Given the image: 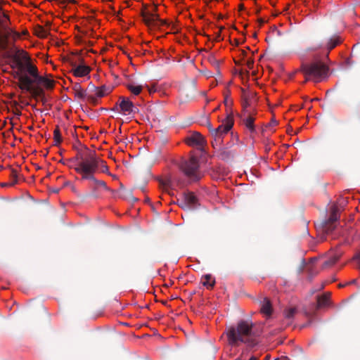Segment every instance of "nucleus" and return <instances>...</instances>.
<instances>
[{"label": "nucleus", "instance_id": "obj_20", "mask_svg": "<svg viewBox=\"0 0 360 360\" xmlns=\"http://www.w3.org/2000/svg\"><path fill=\"white\" fill-rule=\"evenodd\" d=\"M340 253H333L330 255L329 258L326 259L322 264L323 268H327L333 266L340 257Z\"/></svg>", "mask_w": 360, "mask_h": 360}, {"label": "nucleus", "instance_id": "obj_34", "mask_svg": "<svg viewBox=\"0 0 360 360\" xmlns=\"http://www.w3.org/2000/svg\"><path fill=\"white\" fill-rule=\"evenodd\" d=\"M146 8H147V5L146 4H143V10L142 11H145L146 13H153V14H157L156 12H157V10H158V7H157L156 5H155L153 6V10L151 11H146Z\"/></svg>", "mask_w": 360, "mask_h": 360}, {"label": "nucleus", "instance_id": "obj_50", "mask_svg": "<svg viewBox=\"0 0 360 360\" xmlns=\"http://www.w3.org/2000/svg\"><path fill=\"white\" fill-rule=\"evenodd\" d=\"M224 103L225 104L227 105L229 104V101H228V98H225L224 99Z\"/></svg>", "mask_w": 360, "mask_h": 360}, {"label": "nucleus", "instance_id": "obj_52", "mask_svg": "<svg viewBox=\"0 0 360 360\" xmlns=\"http://www.w3.org/2000/svg\"><path fill=\"white\" fill-rule=\"evenodd\" d=\"M347 285V283H345V284H339V288L344 287V286H345Z\"/></svg>", "mask_w": 360, "mask_h": 360}, {"label": "nucleus", "instance_id": "obj_27", "mask_svg": "<svg viewBox=\"0 0 360 360\" xmlns=\"http://www.w3.org/2000/svg\"><path fill=\"white\" fill-rule=\"evenodd\" d=\"M53 139H54V141H55V145L60 144L63 141L61 134H60L58 127H56V128L55 129V130L53 131Z\"/></svg>", "mask_w": 360, "mask_h": 360}, {"label": "nucleus", "instance_id": "obj_7", "mask_svg": "<svg viewBox=\"0 0 360 360\" xmlns=\"http://www.w3.org/2000/svg\"><path fill=\"white\" fill-rule=\"evenodd\" d=\"M233 126V120L231 115H229L225 120V123L220 124L217 128H214L215 133H213L212 137L214 139L217 146L221 145L224 136L232 129Z\"/></svg>", "mask_w": 360, "mask_h": 360}, {"label": "nucleus", "instance_id": "obj_15", "mask_svg": "<svg viewBox=\"0 0 360 360\" xmlns=\"http://www.w3.org/2000/svg\"><path fill=\"white\" fill-rule=\"evenodd\" d=\"M260 311L266 316H270L272 313V306L270 300L267 297H264L260 301Z\"/></svg>", "mask_w": 360, "mask_h": 360}, {"label": "nucleus", "instance_id": "obj_41", "mask_svg": "<svg viewBox=\"0 0 360 360\" xmlns=\"http://www.w3.org/2000/svg\"><path fill=\"white\" fill-rule=\"evenodd\" d=\"M277 124H278V122H277L276 120H273L270 122V124H270L271 126H276V125H277Z\"/></svg>", "mask_w": 360, "mask_h": 360}, {"label": "nucleus", "instance_id": "obj_3", "mask_svg": "<svg viewBox=\"0 0 360 360\" xmlns=\"http://www.w3.org/2000/svg\"><path fill=\"white\" fill-rule=\"evenodd\" d=\"M13 58L15 66L18 68V70L14 72V77L18 80V87L21 90L30 92L34 98L41 97L44 95L43 89L33 86L35 81L27 74L25 73V65L19 56H14Z\"/></svg>", "mask_w": 360, "mask_h": 360}, {"label": "nucleus", "instance_id": "obj_32", "mask_svg": "<svg viewBox=\"0 0 360 360\" xmlns=\"http://www.w3.org/2000/svg\"><path fill=\"white\" fill-rule=\"evenodd\" d=\"M160 184L165 190H167L168 188L171 187L172 183L170 179H167L165 180H162L160 181Z\"/></svg>", "mask_w": 360, "mask_h": 360}, {"label": "nucleus", "instance_id": "obj_28", "mask_svg": "<svg viewBox=\"0 0 360 360\" xmlns=\"http://www.w3.org/2000/svg\"><path fill=\"white\" fill-rule=\"evenodd\" d=\"M243 91L242 107L244 110H245L248 106H250V103L249 102V96L244 90H243Z\"/></svg>", "mask_w": 360, "mask_h": 360}, {"label": "nucleus", "instance_id": "obj_48", "mask_svg": "<svg viewBox=\"0 0 360 360\" xmlns=\"http://www.w3.org/2000/svg\"><path fill=\"white\" fill-rule=\"evenodd\" d=\"M241 53H242V55H243V56H246V53H246V51H245L243 50V51H241Z\"/></svg>", "mask_w": 360, "mask_h": 360}, {"label": "nucleus", "instance_id": "obj_55", "mask_svg": "<svg viewBox=\"0 0 360 360\" xmlns=\"http://www.w3.org/2000/svg\"><path fill=\"white\" fill-rule=\"evenodd\" d=\"M149 92H150V94H151L152 92H155V90L153 91V89H149Z\"/></svg>", "mask_w": 360, "mask_h": 360}, {"label": "nucleus", "instance_id": "obj_8", "mask_svg": "<svg viewBox=\"0 0 360 360\" xmlns=\"http://www.w3.org/2000/svg\"><path fill=\"white\" fill-rule=\"evenodd\" d=\"M340 219V210L336 205H333L330 208V216L328 219L321 222L323 231L326 233H330L336 227V224Z\"/></svg>", "mask_w": 360, "mask_h": 360}, {"label": "nucleus", "instance_id": "obj_22", "mask_svg": "<svg viewBox=\"0 0 360 360\" xmlns=\"http://www.w3.org/2000/svg\"><path fill=\"white\" fill-rule=\"evenodd\" d=\"M202 283L204 286L207 287V288H212L214 283L215 281L212 278V276L210 274H206L202 276Z\"/></svg>", "mask_w": 360, "mask_h": 360}, {"label": "nucleus", "instance_id": "obj_30", "mask_svg": "<svg viewBox=\"0 0 360 360\" xmlns=\"http://www.w3.org/2000/svg\"><path fill=\"white\" fill-rule=\"evenodd\" d=\"M36 34L39 37L45 38L47 36L48 32L42 27H39L38 30H37Z\"/></svg>", "mask_w": 360, "mask_h": 360}, {"label": "nucleus", "instance_id": "obj_54", "mask_svg": "<svg viewBox=\"0 0 360 360\" xmlns=\"http://www.w3.org/2000/svg\"><path fill=\"white\" fill-rule=\"evenodd\" d=\"M224 27L221 26V27H219V31H220V32H221V30H224Z\"/></svg>", "mask_w": 360, "mask_h": 360}, {"label": "nucleus", "instance_id": "obj_13", "mask_svg": "<svg viewBox=\"0 0 360 360\" xmlns=\"http://www.w3.org/2000/svg\"><path fill=\"white\" fill-rule=\"evenodd\" d=\"M186 143L190 146H200L202 147L205 144V139L203 136L198 132H194L190 136L186 138Z\"/></svg>", "mask_w": 360, "mask_h": 360}, {"label": "nucleus", "instance_id": "obj_58", "mask_svg": "<svg viewBox=\"0 0 360 360\" xmlns=\"http://www.w3.org/2000/svg\"><path fill=\"white\" fill-rule=\"evenodd\" d=\"M223 18V16H222L221 15H220L219 16V18Z\"/></svg>", "mask_w": 360, "mask_h": 360}, {"label": "nucleus", "instance_id": "obj_45", "mask_svg": "<svg viewBox=\"0 0 360 360\" xmlns=\"http://www.w3.org/2000/svg\"><path fill=\"white\" fill-rule=\"evenodd\" d=\"M3 17L6 20H9V18H8V15L4 13L3 14Z\"/></svg>", "mask_w": 360, "mask_h": 360}, {"label": "nucleus", "instance_id": "obj_42", "mask_svg": "<svg viewBox=\"0 0 360 360\" xmlns=\"http://www.w3.org/2000/svg\"><path fill=\"white\" fill-rule=\"evenodd\" d=\"M258 21L260 26H262L265 22L264 20H263L262 18H259Z\"/></svg>", "mask_w": 360, "mask_h": 360}, {"label": "nucleus", "instance_id": "obj_46", "mask_svg": "<svg viewBox=\"0 0 360 360\" xmlns=\"http://www.w3.org/2000/svg\"><path fill=\"white\" fill-rule=\"evenodd\" d=\"M41 101L44 103L46 102V99L44 98V96L43 95L41 97Z\"/></svg>", "mask_w": 360, "mask_h": 360}, {"label": "nucleus", "instance_id": "obj_5", "mask_svg": "<svg viewBox=\"0 0 360 360\" xmlns=\"http://www.w3.org/2000/svg\"><path fill=\"white\" fill-rule=\"evenodd\" d=\"M179 167L191 182L198 181L203 176L200 170L199 159L195 155L183 160Z\"/></svg>", "mask_w": 360, "mask_h": 360}, {"label": "nucleus", "instance_id": "obj_25", "mask_svg": "<svg viewBox=\"0 0 360 360\" xmlns=\"http://www.w3.org/2000/svg\"><path fill=\"white\" fill-rule=\"evenodd\" d=\"M127 88L128 90H129L134 95H139L141 91H142V86L141 85H139V86H134L133 84H127Z\"/></svg>", "mask_w": 360, "mask_h": 360}, {"label": "nucleus", "instance_id": "obj_14", "mask_svg": "<svg viewBox=\"0 0 360 360\" xmlns=\"http://www.w3.org/2000/svg\"><path fill=\"white\" fill-rule=\"evenodd\" d=\"M183 195L188 205L189 210L195 209L199 205L198 199L193 192L184 193Z\"/></svg>", "mask_w": 360, "mask_h": 360}, {"label": "nucleus", "instance_id": "obj_59", "mask_svg": "<svg viewBox=\"0 0 360 360\" xmlns=\"http://www.w3.org/2000/svg\"><path fill=\"white\" fill-rule=\"evenodd\" d=\"M54 191H55L56 193H58V190L54 189Z\"/></svg>", "mask_w": 360, "mask_h": 360}, {"label": "nucleus", "instance_id": "obj_43", "mask_svg": "<svg viewBox=\"0 0 360 360\" xmlns=\"http://www.w3.org/2000/svg\"><path fill=\"white\" fill-rule=\"evenodd\" d=\"M356 283V279H353L351 281H349V283H347V284L351 285V284H355Z\"/></svg>", "mask_w": 360, "mask_h": 360}, {"label": "nucleus", "instance_id": "obj_37", "mask_svg": "<svg viewBox=\"0 0 360 360\" xmlns=\"http://www.w3.org/2000/svg\"><path fill=\"white\" fill-rule=\"evenodd\" d=\"M0 26H1L4 29H6L7 27L6 20L1 19V17H0Z\"/></svg>", "mask_w": 360, "mask_h": 360}, {"label": "nucleus", "instance_id": "obj_49", "mask_svg": "<svg viewBox=\"0 0 360 360\" xmlns=\"http://www.w3.org/2000/svg\"><path fill=\"white\" fill-rule=\"evenodd\" d=\"M249 360H257V359L255 356H252L250 358Z\"/></svg>", "mask_w": 360, "mask_h": 360}, {"label": "nucleus", "instance_id": "obj_23", "mask_svg": "<svg viewBox=\"0 0 360 360\" xmlns=\"http://www.w3.org/2000/svg\"><path fill=\"white\" fill-rule=\"evenodd\" d=\"M9 36V32L4 34H0V49L3 50H6L7 49Z\"/></svg>", "mask_w": 360, "mask_h": 360}, {"label": "nucleus", "instance_id": "obj_40", "mask_svg": "<svg viewBox=\"0 0 360 360\" xmlns=\"http://www.w3.org/2000/svg\"><path fill=\"white\" fill-rule=\"evenodd\" d=\"M355 259L358 260L359 269H360V253L355 257Z\"/></svg>", "mask_w": 360, "mask_h": 360}, {"label": "nucleus", "instance_id": "obj_44", "mask_svg": "<svg viewBox=\"0 0 360 360\" xmlns=\"http://www.w3.org/2000/svg\"><path fill=\"white\" fill-rule=\"evenodd\" d=\"M212 144L214 148L220 147L221 146V145L217 146L216 142L214 141V139L212 141Z\"/></svg>", "mask_w": 360, "mask_h": 360}, {"label": "nucleus", "instance_id": "obj_31", "mask_svg": "<svg viewBox=\"0 0 360 360\" xmlns=\"http://www.w3.org/2000/svg\"><path fill=\"white\" fill-rule=\"evenodd\" d=\"M177 204L178 205L181 207L182 209L185 210H189L188 209V205L184 198V197L183 196V199L179 200H177Z\"/></svg>", "mask_w": 360, "mask_h": 360}, {"label": "nucleus", "instance_id": "obj_17", "mask_svg": "<svg viewBox=\"0 0 360 360\" xmlns=\"http://www.w3.org/2000/svg\"><path fill=\"white\" fill-rule=\"evenodd\" d=\"M330 292H326L321 296H317V307L322 308L329 305L330 303Z\"/></svg>", "mask_w": 360, "mask_h": 360}, {"label": "nucleus", "instance_id": "obj_38", "mask_svg": "<svg viewBox=\"0 0 360 360\" xmlns=\"http://www.w3.org/2000/svg\"><path fill=\"white\" fill-rule=\"evenodd\" d=\"M13 113L15 116H17L18 117H19L20 115H21V112L20 110H18V108H15L14 110H13Z\"/></svg>", "mask_w": 360, "mask_h": 360}, {"label": "nucleus", "instance_id": "obj_47", "mask_svg": "<svg viewBox=\"0 0 360 360\" xmlns=\"http://www.w3.org/2000/svg\"><path fill=\"white\" fill-rule=\"evenodd\" d=\"M13 34H14V37H19V34L17 33V32H13Z\"/></svg>", "mask_w": 360, "mask_h": 360}, {"label": "nucleus", "instance_id": "obj_26", "mask_svg": "<svg viewBox=\"0 0 360 360\" xmlns=\"http://www.w3.org/2000/svg\"><path fill=\"white\" fill-rule=\"evenodd\" d=\"M121 189L122 190V193L121 194V197L124 199L131 200L133 201H137V198H134L131 195V191H127L121 186Z\"/></svg>", "mask_w": 360, "mask_h": 360}, {"label": "nucleus", "instance_id": "obj_11", "mask_svg": "<svg viewBox=\"0 0 360 360\" xmlns=\"http://www.w3.org/2000/svg\"><path fill=\"white\" fill-rule=\"evenodd\" d=\"M120 100L119 107L124 115H134L137 112V108L128 98L120 97Z\"/></svg>", "mask_w": 360, "mask_h": 360}, {"label": "nucleus", "instance_id": "obj_36", "mask_svg": "<svg viewBox=\"0 0 360 360\" xmlns=\"http://www.w3.org/2000/svg\"><path fill=\"white\" fill-rule=\"evenodd\" d=\"M246 65L249 69H252L254 65V60L252 58H250L247 60Z\"/></svg>", "mask_w": 360, "mask_h": 360}, {"label": "nucleus", "instance_id": "obj_51", "mask_svg": "<svg viewBox=\"0 0 360 360\" xmlns=\"http://www.w3.org/2000/svg\"><path fill=\"white\" fill-rule=\"evenodd\" d=\"M269 355H266L265 357H264V360H269Z\"/></svg>", "mask_w": 360, "mask_h": 360}, {"label": "nucleus", "instance_id": "obj_33", "mask_svg": "<svg viewBox=\"0 0 360 360\" xmlns=\"http://www.w3.org/2000/svg\"><path fill=\"white\" fill-rule=\"evenodd\" d=\"M209 61L212 65H213L215 68H218L219 63V61L215 58L214 56H211L209 57Z\"/></svg>", "mask_w": 360, "mask_h": 360}, {"label": "nucleus", "instance_id": "obj_24", "mask_svg": "<svg viewBox=\"0 0 360 360\" xmlns=\"http://www.w3.org/2000/svg\"><path fill=\"white\" fill-rule=\"evenodd\" d=\"M10 182L8 184L10 186H13L18 183V172L16 169L11 168L10 169Z\"/></svg>", "mask_w": 360, "mask_h": 360}, {"label": "nucleus", "instance_id": "obj_4", "mask_svg": "<svg viewBox=\"0 0 360 360\" xmlns=\"http://www.w3.org/2000/svg\"><path fill=\"white\" fill-rule=\"evenodd\" d=\"M328 70V67L323 63L316 61L311 63H302L297 72H300L304 75L305 82L313 79L318 82L327 77Z\"/></svg>", "mask_w": 360, "mask_h": 360}, {"label": "nucleus", "instance_id": "obj_53", "mask_svg": "<svg viewBox=\"0 0 360 360\" xmlns=\"http://www.w3.org/2000/svg\"><path fill=\"white\" fill-rule=\"evenodd\" d=\"M308 271L309 274H312V270L309 267L308 268Z\"/></svg>", "mask_w": 360, "mask_h": 360}, {"label": "nucleus", "instance_id": "obj_18", "mask_svg": "<svg viewBox=\"0 0 360 360\" xmlns=\"http://www.w3.org/2000/svg\"><path fill=\"white\" fill-rule=\"evenodd\" d=\"M72 90L74 91L75 96L77 98L79 99H84L86 97L88 98V95L86 94V91L82 88L79 83L74 84Z\"/></svg>", "mask_w": 360, "mask_h": 360}, {"label": "nucleus", "instance_id": "obj_62", "mask_svg": "<svg viewBox=\"0 0 360 360\" xmlns=\"http://www.w3.org/2000/svg\"><path fill=\"white\" fill-rule=\"evenodd\" d=\"M1 1H2V0H0V3H1Z\"/></svg>", "mask_w": 360, "mask_h": 360}, {"label": "nucleus", "instance_id": "obj_10", "mask_svg": "<svg viewBox=\"0 0 360 360\" xmlns=\"http://www.w3.org/2000/svg\"><path fill=\"white\" fill-rule=\"evenodd\" d=\"M74 169L82 176V180H89L94 182V184L96 186H101L105 189H108L107 185L105 181L98 180L95 178L94 174L93 172H89L84 171V169H79L78 167H74Z\"/></svg>", "mask_w": 360, "mask_h": 360}, {"label": "nucleus", "instance_id": "obj_12", "mask_svg": "<svg viewBox=\"0 0 360 360\" xmlns=\"http://www.w3.org/2000/svg\"><path fill=\"white\" fill-rule=\"evenodd\" d=\"M94 93V94L88 95V100L94 103L97 101V98H102L110 93V89L105 86L101 88L93 86Z\"/></svg>", "mask_w": 360, "mask_h": 360}, {"label": "nucleus", "instance_id": "obj_60", "mask_svg": "<svg viewBox=\"0 0 360 360\" xmlns=\"http://www.w3.org/2000/svg\"><path fill=\"white\" fill-rule=\"evenodd\" d=\"M54 191H55L56 193H58V190L54 189Z\"/></svg>", "mask_w": 360, "mask_h": 360}, {"label": "nucleus", "instance_id": "obj_21", "mask_svg": "<svg viewBox=\"0 0 360 360\" xmlns=\"http://www.w3.org/2000/svg\"><path fill=\"white\" fill-rule=\"evenodd\" d=\"M341 43L340 38L338 36H334L330 38L326 45V48L328 51L333 49L335 46Z\"/></svg>", "mask_w": 360, "mask_h": 360}, {"label": "nucleus", "instance_id": "obj_35", "mask_svg": "<svg viewBox=\"0 0 360 360\" xmlns=\"http://www.w3.org/2000/svg\"><path fill=\"white\" fill-rule=\"evenodd\" d=\"M207 127L208 128L210 133L211 134V136L213 135V133H215V129L214 128L212 127L209 120H207Z\"/></svg>", "mask_w": 360, "mask_h": 360}, {"label": "nucleus", "instance_id": "obj_61", "mask_svg": "<svg viewBox=\"0 0 360 360\" xmlns=\"http://www.w3.org/2000/svg\"><path fill=\"white\" fill-rule=\"evenodd\" d=\"M68 1H70V2H73L74 1V0H68Z\"/></svg>", "mask_w": 360, "mask_h": 360}, {"label": "nucleus", "instance_id": "obj_2", "mask_svg": "<svg viewBox=\"0 0 360 360\" xmlns=\"http://www.w3.org/2000/svg\"><path fill=\"white\" fill-rule=\"evenodd\" d=\"M70 161L76 162L75 167L84 171L96 173L100 169L101 172L111 175L106 162L101 160L94 150L86 148L84 151H78L77 155Z\"/></svg>", "mask_w": 360, "mask_h": 360}, {"label": "nucleus", "instance_id": "obj_9", "mask_svg": "<svg viewBox=\"0 0 360 360\" xmlns=\"http://www.w3.org/2000/svg\"><path fill=\"white\" fill-rule=\"evenodd\" d=\"M141 16L143 17L145 24L148 26L153 25L156 27H160L167 24L166 20L160 19L158 14L146 13L144 11H141Z\"/></svg>", "mask_w": 360, "mask_h": 360}, {"label": "nucleus", "instance_id": "obj_16", "mask_svg": "<svg viewBox=\"0 0 360 360\" xmlns=\"http://www.w3.org/2000/svg\"><path fill=\"white\" fill-rule=\"evenodd\" d=\"M75 66V68L72 70L73 75L75 77H85L88 75L91 72L90 67L84 65H80L78 66H75V65H73Z\"/></svg>", "mask_w": 360, "mask_h": 360}, {"label": "nucleus", "instance_id": "obj_29", "mask_svg": "<svg viewBox=\"0 0 360 360\" xmlns=\"http://www.w3.org/2000/svg\"><path fill=\"white\" fill-rule=\"evenodd\" d=\"M296 312H297L296 308H290L285 311L284 316L286 319H290L295 316Z\"/></svg>", "mask_w": 360, "mask_h": 360}, {"label": "nucleus", "instance_id": "obj_57", "mask_svg": "<svg viewBox=\"0 0 360 360\" xmlns=\"http://www.w3.org/2000/svg\"><path fill=\"white\" fill-rule=\"evenodd\" d=\"M240 8H241V9H242V8H243V4H241V5L240 6Z\"/></svg>", "mask_w": 360, "mask_h": 360}, {"label": "nucleus", "instance_id": "obj_56", "mask_svg": "<svg viewBox=\"0 0 360 360\" xmlns=\"http://www.w3.org/2000/svg\"><path fill=\"white\" fill-rule=\"evenodd\" d=\"M17 105H18V103H17L16 101H15V102H14V105H15V106H17Z\"/></svg>", "mask_w": 360, "mask_h": 360}, {"label": "nucleus", "instance_id": "obj_39", "mask_svg": "<svg viewBox=\"0 0 360 360\" xmlns=\"http://www.w3.org/2000/svg\"><path fill=\"white\" fill-rule=\"evenodd\" d=\"M220 37H221V32H220V31H219L216 34V40H217V41L221 40L222 39H220Z\"/></svg>", "mask_w": 360, "mask_h": 360}, {"label": "nucleus", "instance_id": "obj_6", "mask_svg": "<svg viewBox=\"0 0 360 360\" xmlns=\"http://www.w3.org/2000/svg\"><path fill=\"white\" fill-rule=\"evenodd\" d=\"M22 54V59L26 61L25 65V72H27L30 76L34 79L35 82L42 84L46 89H51L54 86V81L42 76H40L38 72L37 66L30 63V58L27 56V53L24 51H18Z\"/></svg>", "mask_w": 360, "mask_h": 360}, {"label": "nucleus", "instance_id": "obj_19", "mask_svg": "<svg viewBox=\"0 0 360 360\" xmlns=\"http://www.w3.org/2000/svg\"><path fill=\"white\" fill-rule=\"evenodd\" d=\"M255 118L249 113L246 117L243 119V123L250 133L255 132V126L254 124Z\"/></svg>", "mask_w": 360, "mask_h": 360}, {"label": "nucleus", "instance_id": "obj_1", "mask_svg": "<svg viewBox=\"0 0 360 360\" xmlns=\"http://www.w3.org/2000/svg\"><path fill=\"white\" fill-rule=\"evenodd\" d=\"M229 344L232 346L245 343L253 347L257 345L256 338L258 331L255 329V325L250 320H240L235 326H231L226 331Z\"/></svg>", "mask_w": 360, "mask_h": 360}]
</instances>
